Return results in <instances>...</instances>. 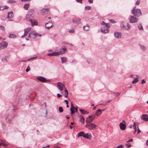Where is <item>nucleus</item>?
I'll list each match as a JSON object with an SVG mask.
<instances>
[{"label":"nucleus","instance_id":"f257e3e1","mask_svg":"<svg viewBox=\"0 0 148 148\" xmlns=\"http://www.w3.org/2000/svg\"><path fill=\"white\" fill-rule=\"evenodd\" d=\"M34 9H31L28 11L25 16V19L27 21H29L34 18Z\"/></svg>","mask_w":148,"mask_h":148},{"label":"nucleus","instance_id":"f03ea898","mask_svg":"<svg viewBox=\"0 0 148 148\" xmlns=\"http://www.w3.org/2000/svg\"><path fill=\"white\" fill-rule=\"evenodd\" d=\"M101 24L103 26L101 28V32L103 34H106L109 31L108 28L110 27L109 24L106 23L103 21L101 23Z\"/></svg>","mask_w":148,"mask_h":148},{"label":"nucleus","instance_id":"7ed1b4c3","mask_svg":"<svg viewBox=\"0 0 148 148\" xmlns=\"http://www.w3.org/2000/svg\"><path fill=\"white\" fill-rule=\"evenodd\" d=\"M131 13L135 16L139 17L141 15L140 10L139 9L136 8H135L133 9Z\"/></svg>","mask_w":148,"mask_h":148},{"label":"nucleus","instance_id":"20e7f679","mask_svg":"<svg viewBox=\"0 0 148 148\" xmlns=\"http://www.w3.org/2000/svg\"><path fill=\"white\" fill-rule=\"evenodd\" d=\"M85 127L90 130H94L97 127L96 125L94 123H88L85 125Z\"/></svg>","mask_w":148,"mask_h":148},{"label":"nucleus","instance_id":"39448f33","mask_svg":"<svg viewBox=\"0 0 148 148\" xmlns=\"http://www.w3.org/2000/svg\"><path fill=\"white\" fill-rule=\"evenodd\" d=\"M129 20L130 23H133L137 22L138 21V19L133 16H130L129 17Z\"/></svg>","mask_w":148,"mask_h":148},{"label":"nucleus","instance_id":"423d86ee","mask_svg":"<svg viewBox=\"0 0 148 148\" xmlns=\"http://www.w3.org/2000/svg\"><path fill=\"white\" fill-rule=\"evenodd\" d=\"M57 84L58 88L61 91L63 90L64 88V87H65V86L60 82H57Z\"/></svg>","mask_w":148,"mask_h":148},{"label":"nucleus","instance_id":"0eeeda50","mask_svg":"<svg viewBox=\"0 0 148 148\" xmlns=\"http://www.w3.org/2000/svg\"><path fill=\"white\" fill-rule=\"evenodd\" d=\"M36 78L38 80L42 82L45 83L46 82L50 81L49 80L47 79L44 77L41 76H38Z\"/></svg>","mask_w":148,"mask_h":148},{"label":"nucleus","instance_id":"6e6552de","mask_svg":"<svg viewBox=\"0 0 148 148\" xmlns=\"http://www.w3.org/2000/svg\"><path fill=\"white\" fill-rule=\"evenodd\" d=\"M95 118V115L94 114H92V116L91 117V118H86V122L87 124H88V123H90L92 122L93 120Z\"/></svg>","mask_w":148,"mask_h":148},{"label":"nucleus","instance_id":"1a4fd4ad","mask_svg":"<svg viewBox=\"0 0 148 148\" xmlns=\"http://www.w3.org/2000/svg\"><path fill=\"white\" fill-rule=\"evenodd\" d=\"M8 43L5 42H2L0 43V50L5 48L7 47Z\"/></svg>","mask_w":148,"mask_h":148},{"label":"nucleus","instance_id":"9d476101","mask_svg":"<svg viewBox=\"0 0 148 148\" xmlns=\"http://www.w3.org/2000/svg\"><path fill=\"white\" fill-rule=\"evenodd\" d=\"M72 22L73 23L78 25L81 23V19L77 18H75L73 19Z\"/></svg>","mask_w":148,"mask_h":148},{"label":"nucleus","instance_id":"9b49d317","mask_svg":"<svg viewBox=\"0 0 148 148\" xmlns=\"http://www.w3.org/2000/svg\"><path fill=\"white\" fill-rule=\"evenodd\" d=\"M114 35L115 37L117 38L120 39L121 38L122 34L121 32H115L114 33Z\"/></svg>","mask_w":148,"mask_h":148},{"label":"nucleus","instance_id":"f8f14e48","mask_svg":"<svg viewBox=\"0 0 148 148\" xmlns=\"http://www.w3.org/2000/svg\"><path fill=\"white\" fill-rule=\"evenodd\" d=\"M60 58L62 64L66 63L68 60V58L65 56L61 57Z\"/></svg>","mask_w":148,"mask_h":148},{"label":"nucleus","instance_id":"ddd939ff","mask_svg":"<svg viewBox=\"0 0 148 148\" xmlns=\"http://www.w3.org/2000/svg\"><path fill=\"white\" fill-rule=\"evenodd\" d=\"M31 34L32 35L34 36L35 37L34 38H35V37L37 36H41V35L40 34H38L34 30H32L30 32Z\"/></svg>","mask_w":148,"mask_h":148},{"label":"nucleus","instance_id":"4468645a","mask_svg":"<svg viewBox=\"0 0 148 148\" xmlns=\"http://www.w3.org/2000/svg\"><path fill=\"white\" fill-rule=\"evenodd\" d=\"M29 21L30 22L32 26L36 25H38V23L37 21L34 19L32 18Z\"/></svg>","mask_w":148,"mask_h":148},{"label":"nucleus","instance_id":"2eb2a0df","mask_svg":"<svg viewBox=\"0 0 148 148\" xmlns=\"http://www.w3.org/2000/svg\"><path fill=\"white\" fill-rule=\"evenodd\" d=\"M45 27L47 29H49L53 27V25L50 22L47 23L45 25Z\"/></svg>","mask_w":148,"mask_h":148},{"label":"nucleus","instance_id":"dca6fc26","mask_svg":"<svg viewBox=\"0 0 148 148\" xmlns=\"http://www.w3.org/2000/svg\"><path fill=\"white\" fill-rule=\"evenodd\" d=\"M13 13L12 12H9L8 13L7 18H12L13 17Z\"/></svg>","mask_w":148,"mask_h":148},{"label":"nucleus","instance_id":"f3484780","mask_svg":"<svg viewBox=\"0 0 148 148\" xmlns=\"http://www.w3.org/2000/svg\"><path fill=\"white\" fill-rule=\"evenodd\" d=\"M120 127L121 130H125L126 128V125L122 123H120Z\"/></svg>","mask_w":148,"mask_h":148},{"label":"nucleus","instance_id":"a211bd4d","mask_svg":"<svg viewBox=\"0 0 148 148\" xmlns=\"http://www.w3.org/2000/svg\"><path fill=\"white\" fill-rule=\"evenodd\" d=\"M141 119L145 121H148V116L146 114H143L142 116Z\"/></svg>","mask_w":148,"mask_h":148},{"label":"nucleus","instance_id":"6ab92c4d","mask_svg":"<svg viewBox=\"0 0 148 148\" xmlns=\"http://www.w3.org/2000/svg\"><path fill=\"white\" fill-rule=\"evenodd\" d=\"M83 137L85 138L90 139L91 137V135L89 133H87L86 134H84V135L83 136Z\"/></svg>","mask_w":148,"mask_h":148},{"label":"nucleus","instance_id":"aec40b11","mask_svg":"<svg viewBox=\"0 0 148 148\" xmlns=\"http://www.w3.org/2000/svg\"><path fill=\"white\" fill-rule=\"evenodd\" d=\"M66 50V48L61 49L60 51H58L59 52H60L59 53L60 55L63 54L64 53Z\"/></svg>","mask_w":148,"mask_h":148},{"label":"nucleus","instance_id":"412c9836","mask_svg":"<svg viewBox=\"0 0 148 148\" xmlns=\"http://www.w3.org/2000/svg\"><path fill=\"white\" fill-rule=\"evenodd\" d=\"M89 27L88 24H86L83 27V29L86 31H88L89 30Z\"/></svg>","mask_w":148,"mask_h":148},{"label":"nucleus","instance_id":"4be33fe9","mask_svg":"<svg viewBox=\"0 0 148 148\" xmlns=\"http://www.w3.org/2000/svg\"><path fill=\"white\" fill-rule=\"evenodd\" d=\"M79 111L81 112V113L83 115L88 114H89V112H88L85 111L84 110L79 109Z\"/></svg>","mask_w":148,"mask_h":148},{"label":"nucleus","instance_id":"5701e85b","mask_svg":"<svg viewBox=\"0 0 148 148\" xmlns=\"http://www.w3.org/2000/svg\"><path fill=\"white\" fill-rule=\"evenodd\" d=\"M102 111L100 109L98 110L96 112L95 115L96 116H99L101 114Z\"/></svg>","mask_w":148,"mask_h":148},{"label":"nucleus","instance_id":"b1692460","mask_svg":"<svg viewBox=\"0 0 148 148\" xmlns=\"http://www.w3.org/2000/svg\"><path fill=\"white\" fill-rule=\"evenodd\" d=\"M49 11V8H43L42 9L41 11V13L43 14V13L46 12H48Z\"/></svg>","mask_w":148,"mask_h":148},{"label":"nucleus","instance_id":"393cba45","mask_svg":"<svg viewBox=\"0 0 148 148\" xmlns=\"http://www.w3.org/2000/svg\"><path fill=\"white\" fill-rule=\"evenodd\" d=\"M139 46L140 47V49L143 51L145 50L146 49V47L143 45L139 44Z\"/></svg>","mask_w":148,"mask_h":148},{"label":"nucleus","instance_id":"a878e982","mask_svg":"<svg viewBox=\"0 0 148 148\" xmlns=\"http://www.w3.org/2000/svg\"><path fill=\"white\" fill-rule=\"evenodd\" d=\"M8 56H6L4 57L2 59V61L4 63H6L7 62V58H8Z\"/></svg>","mask_w":148,"mask_h":148},{"label":"nucleus","instance_id":"bb28decb","mask_svg":"<svg viewBox=\"0 0 148 148\" xmlns=\"http://www.w3.org/2000/svg\"><path fill=\"white\" fill-rule=\"evenodd\" d=\"M79 121L82 123H84V119L83 116L81 115L80 116Z\"/></svg>","mask_w":148,"mask_h":148},{"label":"nucleus","instance_id":"cd10ccee","mask_svg":"<svg viewBox=\"0 0 148 148\" xmlns=\"http://www.w3.org/2000/svg\"><path fill=\"white\" fill-rule=\"evenodd\" d=\"M133 127L134 129V131L133 132V133L134 134H135L136 133L137 131V128L136 127V123L135 122H134V125H133Z\"/></svg>","mask_w":148,"mask_h":148},{"label":"nucleus","instance_id":"c85d7f7f","mask_svg":"<svg viewBox=\"0 0 148 148\" xmlns=\"http://www.w3.org/2000/svg\"><path fill=\"white\" fill-rule=\"evenodd\" d=\"M130 27L131 25L129 23H127V24L126 26H125V28H124V29L127 30H128L130 29Z\"/></svg>","mask_w":148,"mask_h":148},{"label":"nucleus","instance_id":"c756f323","mask_svg":"<svg viewBox=\"0 0 148 148\" xmlns=\"http://www.w3.org/2000/svg\"><path fill=\"white\" fill-rule=\"evenodd\" d=\"M31 29L30 28H27L25 29H24V32H25L26 33L28 34L31 30Z\"/></svg>","mask_w":148,"mask_h":148},{"label":"nucleus","instance_id":"7c9ffc66","mask_svg":"<svg viewBox=\"0 0 148 148\" xmlns=\"http://www.w3.org/2000/svg\"><path fill=\"white\" fill-rule=\"evenodd\" d=\"M138 81V78L137 77H135L134 79L133 80L132 83L133 84H135Z\"/></svg>","mask_w":148,"mask_h":148},{"label":"nucleus","instance_id":"2f4dec72","mask_svg":"<svg viewBox=\"0 0 148 148\" xmlns=\"http://www.w3.org/2000/svg\"><path fill=\"white\" fill-rule=\"evenodd\" d=\"M29 5V4L28 3L25 4L24 6V9L26 10H28Z\"/></svg>","mask_w":148,"mask_h":148},{"label":"nucleus","instance_id":"473e14b6","mask_svg":"<svg viewBox=\"0 0 148 148\" xmlns=\"http://www.w3.org/2000/svg\"><path fill=\"white\" fill-rule=\"evenodd\" d=\"M64 91L66 92V94H64V96L65 97H66L68 96V92L65 87H64Z\"/></svg>","mask_w":148,"mask_h":148},{"label":"nucleus","instance_id":"72a5a7b5","mask_svg":"<svg viewBox=\"0 0 148 148\" xmlns=\"http://www.w3.org/2000/svg\"><path fill=\"white\" fill-rule=\"evenodd\" d=\"M84 132H79L78 134V137H79V136H84Z\"/></svg>","mask_w":148,"mask_h":148},{"label":"nucleus","instance_id":"f704fd0d","mask_svg":"<svg viewBox=\"0 0 148 148\" xmlns=\"http://www.w3.org/2000/svg\"><path fill=\"white\" fill-rule=\"evenodd\" d=\"M138 28L139 30H143V27L142 26V24L141 23L139 24L138 25Z\"/></svg>","mask_w":148,"mask_h":148},{"label":"nucleus","instance_id":"c9c22d12","mask_svg":"<svg viewBox=\"0 0 148 148\" xmlns=\"http://www.w3.org/2000/svg\"><path fill=\"white\" fill-rule=\"evenodd\" d=\"M9 37L10 38H16V36L14 34H10Z\"/></svg>","mask_w":148,"mask_h":148},{"label":"nucleus","instance_id":"e433bc0d","mask_svg":"<svg viewBox=\"0 0 148 148\" xmlns=\"http://www.w3.org/2000/svg\"><path fill=\"white\" fill-rule=\"evenodd\" d=\"M60 52H54V56H56L60 55Z\"/></svg>","mask_w":148,"mask_h":148},{"label":"nucleus","instance_id":"4c0bfd02","mask_svg":"<svg viewBox=\"0 0 148 148\" xmlns=\"http://www.w3.org/2000/svg\"><path fill=\"white\" fill-rule=\"evenodd\" d=\"M120 27L124 29V28H125V26L124 25V23L123 22H121Z\"/></svg>","mask_w":148,"mask_h":148},{"label":"nucleus","instance_id":"58836bf2","mask_svg":"<svg viewBox=\"0 0 148 148\" xmlns=\"http://www.w3.org/2000/svg\"><path fill=\"white\" fill-rule=\"evenodd\" d=\"M125 146L127 148H129L131 147V144L130 143H126L125 145Z\"/></svg>","mask_w":148,"mask_h":148},{"label":"nucleus","instance_id":"ea45409f","mask_svg":"<svg viewBox=\"0 0 148 148\" xmlns=\"http://www.w3.org/2000/svg\"><path fill=\"white\" fill-rule=\"evenodd\" d=\"M59 110L60 113H62L63 112V110L62 107L60 106L59 107Z\"/></svg>","mask_w":148,"mask_h":148},{"label":"nucleus","instance_id":"a19ab883","mask_svg":"<svg viewBox=\"0 0 148 148\" xmlns=\"http://www.w3.org/2000/svg\"><path fill=\"white\" fill-rule=\"evenodd\" d=\"M85 9L86 10H89L91 8V7L90 6H86L85 7Z\"/></svg>","mask_w":148,"mask_h":148},{"label":"nucleus","instance_id":"79ce46f5","mask_svg":"<svg viewBox=\"0 0 148 148\" xmlns=\"http://www.w3.org/2000/svg\"><path fill=\"white\" fill-rule=\"evenodd\" d=\"M69 32L70 33H73L75 32V30L74 29H72L69 30Z\"/></svg>","mask_w":148,"mask_h":148},{"label":"nucleus","instance_id":"37998d69","mask_svg":"<svg viewBox=\"0 0 148 148\" xmlns=\"http://www.w3.org/2000/svg\"><path fill=\"white\" fill-rule=\"evenodd\" d=\"M48 56H54L53 52L49 53L47 54Z\"/></svg>","mask_w":148,"mask_h":148},{"label":"nucleus","instance_id":"c03bdc74","mask_svg":"<svg viewBox=\"0 0 148 148\" xmlns=\"http://www.w3.org/2000/svg\"><path fill=\"white\" fill-rule=\"evenodd\" d=\"M140 2V0H137L136 3V4L137 5H138L139 4Z\"/></svg>","mask_w":148,"mask_h":148},{"label":"nucleus","instance_id":"a18cd8bd","mask_svg":"<svg viewBox=\"0 0 148 148\" xmlns=\"http://www.w3.org/2000/svg\"><path fill=\"white\" fill-rule=\"evenodd\" d=\"M30 69V68L29 66H27V69H26V71L27 72L29 71Z\"/></svg>","mask_w":148,"mask_h":148},{"label":"nucleus","instance_id":"49530a36","mask_svg":"<svg viewBox=\"0 0 148 148\" xmlns=\"http://www.w3.org/2000/svg\"><path fill=\"white\" fill-rule=\"evenodd\" d=\"M109 21L110 23H116V21H113L112 20H110Z\"/></svg>","mask_w":148,"mask_h":148},{"label":"nucleus","instance_id":"de8ad7c7","mask_svg":"<svg viewBox=\"0 0 148 148\" xmlns=\"http://www.w3.org/2000/svg\"><path fill=\"white\" fill-rule=\"evenodd\" d=\"M70 110L71 111V113L72 114H73L75 112H74V111L72 109V107H71Z\"/></svg>","mask_w":148,"mask_h":148},{"label":"nucleus","instance_id":"09e8293b","mask_svg":"<svg viewBox=\"0 0 148 148\" xmlns=\"http://www.w3.org/2000/svg\"><path fill=\"white\" fill-rule=\"evenodd\" d=\"M28 34L25 33V32H24V34L21 36V37L23 38L24 37L27 35Z\"/></svg>","mask_w":148,"mask_h":148},{"label":"nucleus","instance_id":"8fccbe9b","mask_svg":"<svg viewBox=\"0 0 148 148\" xmlns=\"http://www.w3.org/2000/svg\"><path fill=\"white\" fill-rule=\"evenodd\" d=\"M0 29H1L2 30H4L5 29V27L3 26H0Z\"/></svg>","mask_w":148,"mask_h":148},{"label":"nucleus","instance_id":"3c124183","mask_svg":"<svg viewBox=\"0 0 148 148\" xmlns=\"http://www.w3.org/2000/svg\"><path fill=\"white\" fill-rule=\"evenodd\" d=\"M133 141L132 139L131 138L128 140L127 141H126V143H129V142H132Z\"/></svg>","mask_w":148,"mask_h":148},{"label":"nucleus","instance_id":"603ef678","mask_svg":"<svg viewBox=\"0 0 148 148\" xmlns=\"http://www.w3.org/2000/svg\"><path fill=\"white\" fill-rule=\"evenodd\" d=\"M3 8H4V9H8L9 8L8 6H7V5L4 6H3Z\"/></svg>","mask_w":148,"mask_h":148},{"label":"nucleus","instance_id":"864d4df0","mask_svg":"<svg viewBox=\"0 0 148 148\" xmlns=\"http://www.w3.org/2000/svg\"><path fill=\"white\" fill-rule=\"evenodd\" d=\"M28 37L29 38H32V35L30 33V34H29Z\"/></svg>","mask_w":148,"mask_h":148},{"label":"nucleus","instance_id":"5fc2aeb1","mask_svg":"<svg viewBox=\"0 0 148 148\" xmlns=\"http://www.w3.org/2000/svg\"><path fill=\"white\" fill-rule=\"evenodd\" d=\"M76 1L79 3H82V0H76Z\"/></svg>","mask_w":148,"mask_h":148},{"label":"nucleus","instance_id":"6e6d98bb","mask_svg":"<svg viewBox=\"0 0 148 148\" xmlns=\"http://www.w3.org/2000/svg\"><path fill=\"white\" fill-rule=\"evenodd\" d=\"M76 62V61L75 60H73L71 62V63H73Z\"/></svg>","mask_w":148,"mask_h":148},{"label":"nucleus","instance_id":"4d7b16f0","mask_svg":"<svg viewBox=\"0 0 148 148\" xmlns=\"http://www.w3.org/2000/svg\"><path fill=\"white\" fill-rule=\"evenodd\" d=\"M8 3H14V1L12 0H10L8 1Z\"/></svg>","mask_w":148,"mask_h":148},{"label":"nucleus","instance_id":"13d9d810","mask_svg":"<svg viewBox=\"0 0 148 148\" xmlns=\"http://www.w3.org/2000/svg\"><path fill=\"white\" fill-rule=\"evenodd\" d=\"M58 97H60L62 96V95L59 93H58L57 94Z\"/></svg>","mask_w":148,"mask_h":148},{"label":"nucleus","instance_id":"bf43d9fd","mask_svg":"<svg viewBox=\"0 0 148 148\" xmlns=\"http://www.w3.org/2000/svg\"><path fill=\"white\" fill-rule=\"evenodd\" d=\"M145 81L143 79L141 82V83L142 84H144L145 83Z\"/></svg>","mask_w":148,"mask_h":148},{"label":"nucleus","instance_id":"052dcab7","mask_svg":"<svg viewBox=\"0 0 148 148\" xmlns=\"http://www.w3.org/2000/svg\"><path fill=\"white\" fill-rule=\"evenodd\" d=\"M37 57V56H36V57H31V58H30L31 60H33V59H34L36 58Z\"/></svg>","mask_w":148,"mask_h":148},{"label":"nucleus","instance_id":"680f3d73","mask_svg":"<svg viewBox=\"0 0 148 148\" xmlns=\"http://www.w3.org/2000/svg\"><path fill=\"white\" fill-rule=\"evenodd\" d=\"M3 6H0V10H3L4 9V8H3Z\"/></svg>","mask_w":148,"mask_h":148},{"label":"nucleus","instance_id":"e2e57ef3","mask_svg":"<svg viewBox=\"0 0 148 148\" xmlns=\"http://www.w3.org/2000/svg\"><path fill=\"white\" fill-rule=\"evenodd\" d=\"M88 2L90 3H93V0H88Z\"/></svg>","mask_w":148,"mask_h":148},{"label":"nucleus","instance_id":"0e129e2a","mask_svg":"<svg viewBox=\"0 0 148 148\" xmlns=\"http://www.w3.org/2000/svg\"><path fill=\"white\" fill-rule=\"evenodd\" d=\"M141 132L140 130L138 128V131H137V133L139 134Z\"/></svg>","mask_w":148,"mask_h":148},{"label":"nucleus","instance_id":"69168bd1","mask_svg":"<svg viewBox=\"0 0 148 148\" xmlns=\"http://www.w3.org/2000/svg\"><path fill=\"white\" fill-rule=\"evenodd\" d=\"M65 118L67 119H69V115H66L65 116Z\"/></svg>","mask_w":148,"mask_h":148},{"label":"nucleus","instance_id":"338daca9","mask_svg":"<svg viewBox=\"0 0 148 148\" xmlns=\"http://www.w3.org/2000/svg\"><path fill=\"white\" fill-rule=\"evenodd\" d=\"M64 101L66 102V104H68L69 102H68V101L67 100H64Z\"/></svg>","mask_w":148,"mask_h":148},{"label":"nucleus","instance_id":"774afa93","mask_svg":"<svg viewBox=\"0 0 148 148\" xmlns=\"http://www.w3.org/2000/svg\"><path fill=\"white\" fill-rule=\"evenodd\" d=\"M146 144L147 145H148V140L146 141Z\"/></svg>","mask_w":148,"mask_h":148}]
</instances>
